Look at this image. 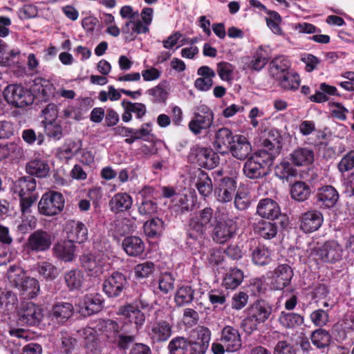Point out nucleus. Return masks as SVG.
I'll return each instance as SVG.
<instances>
[{"label":"nucleus","instance_id":"obj_64","mask_svg":"<svg viewBox=\"0 0 354 354\" xmlns=\"http://www.w3.org/2000/svg\"><path fill=\"white\" fill-rule=\"evenodd\" d=\"M152 129L150 123H144L139 129H133V134L136 135L138 140H144L149 141L153 138Z\"/></svg>","mask_w":354,"mask_h":354},{"label":"nucleus","instance_id":"obj_56","mask_svg":"<svg viewBox=\"0 0 354 354\" xmlns=\"http://www.w3.org/2000/svg\"><path fill=\"white\" fill-rule=\"evenodd\" d=\"M21 221L18 225V230L22 233L26 234L28 232L35 229L37 225V218L31 214H21Z\"/></svg>","mask_w":354,"mask_h":354},{"label":"nucleus","instance_id":"obj_62","mask_svg":"<svg viewBox=\"0 0 354 354\" xmlns=\"http://www.w3.org/2000/svg\"><path fill=\"white\" fill-rule=\"evenodd\" d=\"M268 15V17H266L268 26L274 33L280 35L281 33V29L279 26L281 21L280 15L275 11H270Z\"/></svg>","mask_w":354,"mask_h":354},{"label":"nucleus","instance_id":"obj_16","mask_svg":"<svg viewBox=\"0 0 354 354\" xmlns=\"http://www.w3.org/2000/svg\"><path fill=\"white\" fill-rule=\"evenodd\" d=\"M236 183L230 177L221 178L215 189V195L218 201L221 203L230 202L235 196Z\"/></svg>","mask_w":354,"mask_h":354},{"label":"nucleus","instance_id":"obj_57","mask_svg":"<svg viewBox=\"0 0 354 354\" xmlns=\"http://www.w3.org/2000/svg\"><path fill=\"white\" fill-rule=\"evenodd\" d=\"M277 175L281 179H288L297 174V171L292 165V162H283L276 168Z\"/></svg>","mask_w":354,"mask_h":354},{"label":"nucleus","instance_id":"obj_60","mask_svg":"<svg viewBox=\"0 0 354 354\" xmlns=\"http://www.w3.org/2000/svg\"><path fill=\"white\" fill-rule=\"evenodd\" d=\"M234 66L225 62H221L217 64V73L223 81L230 82L232 80V73Z\"/></svg>","mask_w":354,"mask_h":354},{"label":"nucleus","instance_id":"obj_51","mask_svg":"<svg viewBox=\"0 0 354 354\" xmlns=\"http://www.w3.org/2000/svg\"><path fill=\"white\" fill-rule=\"evenodd\" d=\"M64 280L70 290L79 289L83 283V275L78 270H71L65 273Z\"/></svg>","mask_w":354,"mask_h":354},{"label":"nucleus","instance_id":"obj_12","mask_svg":"<svg viewBox=\"0 0 354 354\" xmlns=\"http://www.w3.org/2000/svg\"><path fill=\"white\" fill-rule=\"evenodd\" d=\"M292 276V270L287 264L279 265L274 271L268 273L270 285L274 290L283 289L290 283Z\"/></svg>","mask_w":354,"mask_h":354},{"label":"nucleus","instance_id":"obj_43","mask_svg":"<svg viewBox=\"0 0 354 354\" xmlns=\"http://www.w3.org/2000/svg\"><path fill=\"white\" fill-rule=\"evenodd\" d=\"M243 278L244 275L241 270L233 268L225 274L223 283L227 289L234 290L242 283Z\"/></svg>","mask_w":354,"mask_h":354},{"label":"nucleus","instance_id":"obj_59","mask_svg":"<svg viewBox=\"0 0 354 354\" xmlns=\"http://www.w3.org/2000/svg\"><path fill=\"white\" fill-rule=\"evenodd\" d=\"M147 94L152 97V101L156 103L165 102L167 98L168 93L164 85H158L147 90Z\"/></svg>","mask_w":354,"mask_h":354},{"label":"nucleus","instance_id":"obj_9","mask_svg":"<svg viewBox=\"0 0 354 354\" xmlns=\"http://www.w3.org/2000/svg\"><path fill=\"white\" fill-rule=\"evenodd\" d=\"M128 287L125 275L119 272H113L103 283V291L110 298L120 296L124 290Z\"/></svg>","mask_w":354,"mask_h":354},{"label":"nucleus","instance_id":"obj_42","mask_svg":"<svg viewBox=\"0 0 354 354\" xmlns=\"http://www.w3.org/2000/svg\"><path fill=\"white\" fill-rule=\"evenodd\" d=\"M41 124L48 138L58 140L64 136V129L60 121H41Z\"/></svg>","mask_w":354,"mask_h":354},{"label":"nucleus","instance_id":"obj_23","mask_svg":"<svg viewBox=\"0 0 354 354\" xmlns=\"http://www.w3.org/2000/svg\"><path fill=\"white\" fill-rule=\"evenodd\" d=\"M121 105L124 111L122 115V120L124 122H129L132 120V113H135L138 119H141L147 113L146 106L142 103L123 100Z\"/></svg>","mask_w":354,"mask_h":354},{"label":"nucleus","instance_id":"obj_30","mask_svg":"<svg viewBox=\"0 0 354 354\" xmlns=\"http://www.w3.org/2000/svg\"><path fill=\"white\" fill-rule=\"evenodd\" d=\"M290 160L298 167L307 166L313 162L314 153L306 147L298 148L290 154Z\"/></svg>","mask_w":354,"mask_h":354},{"label":"nucleus","instance_id":"obj_27","mask_svg":"<svg viewBox=\"0 0 354 354\" xmlns=\"http://www.w3.org/2000/svg\"><path fill=\"white\" fill-rule=\"evenodd\" d=\"M132 204V197L126 192L115 194L109 203L111 211L114 213L127 211L131 207Z\"/></svg>","mask_w":354,"mask_h":354},{"label":"nucleus","instance_id":"obj_44","mask_svg":"<svg viewBox=\"0 0 354 354\" xmlns=\"http://www.w3.org/2000/svg\"><path fill=\"white\" fill-rule=\"evenodd\" d=\"M144 232L145 234L150 238H154L160 236L165 228L163 221L159 218H154L150 221H146L144 224Z\"/></svg>","mask_w":354,"mask_h":354},{"label":"nucleus","instance_id":"obj_13","mask_svg":"<svg viewBox=\"0 0 354 354\" xmlns=\"http://www.w3.org/2000/svg\"><path fill=\"white\" fill-rule=\"evenodd\" d=\"M220 341L225 346L227 352H236L242 346L241 337L239 330L231 326H226L222 329Z\"/></svg>","mask_w":354,"mask_h":354},{"label":"nucleus","instance_id":"obj_10","mask_svg":"<svg viewBox=\"0 0 354 354\" xmlns=\"http://www.w3.org/2000/svg\"><path fill=\"white\" fill-rule=\"evenodd\" d=\"M51 234L43 230H37L28 238L26 246L28 251L41 252L48 250L52 245Z\"/></svg>","mask_w":354,"mask_h":354},{"label":"nucleus","instance_id":"obj_26","mask_svg":"<svg viewBox=\"0 0 354 354\" xmlns=\"http://www.w3.org/2000/svg\"><path fill=\"white\" fill-rule=\"evenodd\" d=\"M339 194L337 190L330 185H326L319 189L317 194V203L319 206L332 207L337 203Z\"/></svg>","mask_w":354,"mask_h":354},{"label":"nucleus","instance_id":"obj_8","mask_svg":"<svg viewBox=\"0 0 354 354\" xmlns=\"http://www.w3.org/2000/svg\"><path fill=\"white\" fill-rule=\"evenodd\" d=\"M19 321L23 324L35 326L38 324L42 317L41 307L32 301L22 302L17 313Z\"/></svg>","mask_w":354,"mask_h":354},{"label":"nucleus","instance_id":"obj_63","mask_svg":"<svg viewBox=\"0 0 354 354\" xmlns=\"http://www.w3.org/2000/svg\"><path fill=\"white\" fill-rule=\"evenodd\" d=\"M135 274L138 278H145L151 275L154 270V264L151 261H146L138 264L135 267Z\"/></svg>","mask_w":354,"mask_h":354},{"label":"nucleus","instance_id":"obj_61","mask_svg":"<svg viewBox=\"0 0 354 354\" xmlns=\"http://www.w3.org/2000/svg\"><path fill=\"white\" fill-rule=\"evenodd\" d=\"M341 173L348 171L354 168V150L350 151L344 155L337 165Z\"/></svg>","mask_w":354,"mask_h":354},{"label":"nucleus","instance_id":"obj_31","mask_svg":"<svg viewBox=\"0 0 354 354\" xmlns=\"http://www.w3.org/2000/svg\"><path fill=\"white\" fill-rule=\"evenodd\" d=\"M122 245L125 252L131 257L140 256L145 251V243L138 236H127L124 239Z\"/></svg>","mask_w":354,"mask_h":354},{"label":"nucleus","instance_id":"obj_33","mask_svg":"<svg viewBox=\"0 0 354 354\" xmlns=\"http://www.w3.org/2000/svg\"><path fill=\"white\" fill-rule=\"evenodd\" d=\"M68 225L69 227V230L67 232L68 240L73 243H81L87 239L88 230L84 223L73 221Z\"/></svg>","mask_w":354,"mask_h":354},{"label":"nucleus","instance_id":"obj_48","mask_svg":"<svg viewBox=\"0 0 354 354\" xmlns=\"http://www.w3.org/2000/svg\"><path fill=\"white\" fill-rule=\"evenodd\" d=\"M310 193L308 185L301 181L295 183L290 189L292 198L297 201H304L308 198Z\"/></svg>","mask_w":354,"mask_h":354},{"label":"nucleus","instance_id":"obj_37","mask_svg":"<svg viewBox=\"0 0 354 354\" xmlns=\"http://www.w3.org/2000/svg\"><path fill=\"white\" fill-rule=\"evenodd\" d=\"M279 324L286 329H294L304 323V317L298 313L281 312L278 317Z\"/></svg>","mask_w":354,"mask_h":354},{"label":"nucleus","instance_id":"obj_2","mask_svg":"<svg viewBox=\"0 0 354 354\" xmlns=\"http://www.w3.org/2000/svg\"><path fill=\"white\" fill-rule=\"evenodd\" d=\"M272 155L266 150H260L245 162L243 173L250 179H257L268 174V168L272 165Z\"/></svg>","mask_w":354,"mask_h":354},{"label":"nucleus","instance_id":"obj_7","mask_svg":"<svg viewBox=\"0 0 354 354\" xmlns=\"http://www.w3.org/2000/svg\"><path fill=\"white\" fill-rule=\"evenodd\" d=\"M211 339L210 330L205 326H198L190 336L189 347L190 354H205Z\"/></svg>","mask_w":354,"mask_h":354},{"label":"nucleus","instance_id":"obj_20","mask_svg":"<svg viewBox=\"0 0 354 354\" xmlns=\"http://www.w3.org/2000/svg\"><path fill=\"white\" fill-rule=\"evenodd\" d=\"M192 179L202 196L206 197L211 194L213 189L212 182L206 172L198 168L193 171Z\"/></svg>","mask_w":354,"mask_h":354},{"label":"nucleus","instance_id":"obj_39","mask_svg":"<svg viewBox=\"0 0 354 354\" xmlns=\"http://www.w3.org/2000/svg\"><path fill=\"white\" fill-rule=\"evenodd\" d=\"M276 81L282 89L286 91H296L300 85L299 75L292 71H288Z\"/></svg>","mask_w":354,"mask_h":354},{"label":"nucleus","instance_id":"obj_55","mask_svg":"<svg viewBox=\"0 0 354 354\" xmlns=\"http://www.w3.org/2000/svg\"><path fill=\"white\" fill-rule=\"evenodd\" d=\"M18 299L15 293L11 290L0 288V308L6 307L12 308L17 303Z\"/></svg>","mask_w":354,"mask_h":354},{"label":"nucleus","instance_id":"obj_25","mask_svg":"<svg viewBox=\"0 0 354 354\" xmlns=\"http://www.w3.org/2000/svg\"><path fill=\"white\" fill-rule=\"evenodd\" d=\"M198 75L201 76L194 82V86L201 91H207L213 85L212 79L216 76L215 72L209 66H203L197 71Z\"/></svg>","mask_w":354,"mask_h":354},{"label":"nucleus","instance_id":"obj_34","mask_svg":"<svg viewBox=\"0 0 354 354\" xmlns=\"http://www.w3.org/2000/svg\"><path fill=\"white\" fill-rule=\"evenodd\" d=\"M17 286L24 299L35 297L40 290L39 281L32 277H25L20 283H17Z\"/></svg>","mask_w":354,"mask_h":354},{"label":"nucleus","instance_id":"obj_38","mask_svg":"<svg viewBox=\"0 0 354 354\" xmlns=\"http://www.w3.org/2000/svg\"><path fill=\"white\" fill-rule=\"evenodd\" d=\"M290 62L286 58L278 57L270 63V73L277 80L283 75L290 71Z\"/></svg>","mask_w":354,"mask_h":354},{"label":"nucleus","instance_id":"obj_21","mask_svg":"<svg viewBox=\"0 0 354 354\" xmlns=\"http://www.w3.org/2000/svg\"><path fill=\"white\" fill-rule=\"evenodd\" d=\"M228 151L231 152L234 158L239 160H244L250 153L252 147L245 136L235 135V138H234Z\"/></svg>","mask_w":354,"mask_h":354},{"label":"nucleus","instance_id":"obj_17","mask_svg":"<svg viewBox=\"0 0 354 354\" xmlns=\"http://www.w3.org/2000/svg\"><path fill=\"white\" fill-rule=\"evenodd\" d=\"M323 221V215L320 212L308 211L301 216L299 227L305 233H311L317 231L322 226Z\"/></svg>","mask_w":354,"mask_h":354},{"label":"nucleus","instance_id":"obj_5","mask_svg":"<svg viewBox=\"0 0 354 354\" xmlns=\"http://www.w3.org/2000/svg\"><path fill=\"white\" fill-rule=\"evenodd\" d=\"M3 96L9 103L17 107H24L33 102L32 95L23 86L10 84L3 91Z\"/></svg>","mask_w":354,"mask_h":354},{"label":"nucleus","instance_id":"obj_58","mask_svg":"<svg viewBox=\"0 0 354 354\" xmlns=\"http://www.w3.org/2000/svg\"><path fill=\"white\" fill-rule=\"evenodd\" d=\"M158 288L163 294H167L174 288V278L169 272L162 274L159 278Z\"/></svg>","mask_w":354,"mask_h":354},{"label":"nucleus","instance_id":"obj_53","mask_svg":"<svg viewBox=\"0 0 354 354\" xmlns=\"http://www.w3.org/2000/svg\"><path fill=\"white\" fill-rule=\"evenodd\" d=\"M330 334L324 329H317L311 335L312 343L318 348L328 346L330 342Z\"/></svg>","mask_w":354,"mask_h":354},{"label":"nucleus","instance_id":"obj_15","mask_svg":"<svg viewBox=\"0 0 354 354\" xmlns=\"http://www.w3.org/2000/svg\"><path fill=\"white\" fill-rule=\"evenodd\" d=\"M103 299L98 294L86 295L78 304L79 312L83 316H90L102 308Z\"/></svg>","mask_w":354,"mask_h":354},{"label":"nucleus","instance_id":"obj_35","mask_svg":"<svg viewBox=\"0 0 354 354\" xmlns=\"http://www.w3.org/2000/svg\"><path fill=\"white\" fill-rule=\"evenodd\" d=\"M54 254L64 261H71L74 258L75 245L71 241L56 243L53 248Z\"/></svg>","mask_w":354,"mask_h":354},{"label":"nucleus","instance_id":"obj_40","mask_svg":"<svg viewBox=\"0 0 354 354\" xmlns=\"http://www.w3.org/2000/svg\"><path fill=\"white\" fill-rule=\"evenodd\" d=\"M28 174L36 176L39 178L46 177L49 172V166L47 162L41 159H35L28 162L26 166Z\"/></svg>","mask_w":354,"mask_h":354},{"label":"nucleus","instance_id":"obj_28","mask_svg":"<svg viewBox=\"0 0 354 354\" xmlns=\"http://www.w3.org/2000/svg\"><path fill=\"white\" fill-rule=\"evenodd\" d=\"M272 308L264 301H257L248 310V314L259 324L264 323L270 316Z\"/></svg>","mask_w":354,"mask_h":354},{"label":"nucleus","instance_id":"obj_3","mask_svg":"<svg viewBox=\"0 0 354 354\" xmlns=\"http://www.w3.org/2000/svg\"><path fill=\"white\" fill-rule=\"evenodd\" d=\"M64 207L63 195L56 191L44 193L38 203V212L46 216H53L60 213Z\"/></svg>","mask_w":354,"mask_h":354},{"label":"nucleus","instance_id":"obj_1","mask_svg":"<svg viewBox=\"0 0 354 354\" xmlns=\"http://www.w3.org/2000/svg\"><path fill=\"white\" fill-rule=\"evenodd\" d=\"M216 217L214 209L209 207L191 214L187 225V243L191 245L197 242L201 245L209 230L213 227Z\"/></svg>","mask_w":354,"mask_h":354},{"label":"nucleus","instance_id":"obj_54","mask_svg":"<svg viewBox=\"0 0 354 354\" xmlns=\"http://www.w3.org/2000/svg\"><path fill=\"white\" fill-rule=\"evenodd\" d=\"M35 90L40 93L45 97H49L54 93L55 88L49 80L38 77L34 80Z\"/></svg>","mask_w":354,"mask_h":354},{"label":"nucleus","instance_id":"obj_32","mask_svg":"<svg viewBox=\"0 0 354 354\" xmlns=\"http://www.w3.org/2000/svg\"><path fill=\"white\" fill-rule=\"evenodd\" d=\"M36 187L37 181L32 176H24L15 183L14 189L19 196H28L35 195L34 192Z\"/></svg>","mask_w":354,"mask_h":354},{"label":"nucleus","instance_id":"obj_46","mask_svg":"<svg viewBox=\"0 0 354 354\" xmlns=\"http://www.w3.org/2000/svg\"><path fill=\"white\" fill-rule=\"evenodd\" d=\"M268 62V58L266 51L260 47L254 53L248 65V68L259 71L266 65Z\"/></svg>","mask_w":354,"mask_h":354},{"label":"nucleus","instance_id":"obj_19","mask_svg":"<svg viewBox=\"0 0 354 354\" xmlns=\"http://www.w3.org/2000/svg\"><path fill=\"white\" fill-rule=\"evenodd\" d=\"M257 213L261 218L274 220L281 215V209L276 201L266 198L259 201L257 206Z\"/></svg>","mask_w":354,"mask_h":354},{"label":"nucleus","instance_id":"obj_4","mask_svg":"<svg viewBox=\"0 0 354 354\" xmlns=\"http://www.w3.org/2000/svg\"><path fill=\"white\" fill-rule=\"evenodd\" d=\"M117 315L122 317V330L128 333V326L132 325V330L138 333L145 322V315L136 306L125 304L118 308Z\"/></svg>","mask_w":354,"mask_h":354},{"label":"nucleus","instance_id":"obj_14","mask_svg":"<svg viewBox=\"0 0 354 354\" xmlns=\"http://www.w3.org/2000/svg\"><path fill=\"white\" fill-rule=\"evenodd\" d=\"M316 255L323 262L334 263L342 259V249L337 242L327 241L317 250Z\"/></svg>","mask_w":354,"mask_h":354},{"label":"nucleus","instance_id":"obj_41","mask_svg":"<svg viewBox=\"0 0 354 354\" xmlns=\"http://www.w3.org/2000/svg\"><path fill=\"white\" fill-rule=\"evenodd\" d=\"M254 232L266 239L274 238L278 232L275 223L260 221L254 224Z\"/></svg>","mask_w":354,"mask_h":354},{"label":"nucleus","instance_id":"obj_36","mask_svg":"<svg viewBox=\"0 0 354 354\" xmlns=\"http://www.w3.org/2000/svg\"><path fill=\"white\" fill-rule=\"evenodd\" d=\"M82 335L85 339L86 354H100L101 346L95 330L91 327L86 328L83 330Z\"/></svg>","mask_w":354,"mask_h":354},{"label":"nucleus","instance_id":"obj_24","mask_svg":"<svg viewBox=\"0 0 354 354\" xmlns=\"http://www.w3.org/2000/svg\"><path fill=\"white\" fill-rule=\"evenodd\" d=\"M213 119V113L209 109L205 111L204 115L196 113L189 122V128L194 134H199L203 129H207L211 127Z\"/></svg>","mask_w":354,"mask_h":354},{"label":"nucleus","instance_id":"obj_29","mask_svg":"<svg viewBox=\"0 0 354 354\" xmlns=\"http://www.w3.org/2000/svg\"><path fill=\"white\" fill-rule=\"evenodd\" d=\"M171 333V325L167 321H160L152 326L150 335L153 342H162L167 341Z\"/></svg>","mask_w":354,"mask_h":354},{"label":"nucleus","instance_id":"obj_49","mask_svg":"<svg viewBox=\"0 0 354 354\" xmlns=\"http://www.w3.org/2000/svg\"><path fill=\"white\" fill-rule=\"evenodd\" d=\"M194 290L190 286L180 287L175 295V302L178 306H183L194 299Z\"/></svg>","mask_w":354,"mask_h":354},{"label":"nucleus","instance_id":"obj_6","mask_svg":"<svg viewBox=\"0 0 354 354\" xmlns=\"http://www.w3.org/2000/svg\"><path fill=\"white\" fill-rule=\"evenodd\" d=\"M236 229V225L234 220L230 218L219 219L216 217L212 232V238L218 243H225L234 236Z\"/></svg>","mask_w":354,"mask_h":354},{"label":"nucleus","instance_id":"obj_18","mask_svg":"<svg viewBox=\"0 0 354 354\" xmlns=\"http://www.w3.org/2000/svg\"><path fill=\"white\" fill-rule=\"evenodd\" d=\"M80 262L88 275L91 277H97L104 272V263L100 257L84 254L80 257Z\"/></svg>","mask_w":354,"mask_h":354},{"label":"nucleus","instance_id":"obj_45","mask_svg":"<svg viewBox=\"0 0 354 354\" xmlns=\"http://www.w3.org/2000/svg\"><path fill=\"white\" fill-rule=\"evenodd\" d=\"M73 307L70 303H58L53 306L52 315L58 321L67 320L73 314Z\"/></svg>","mask_w":354,"mask_h":354},{"label":"nucleus","instance_id":"obj_52","mask_svg":"<svg viewBox=\"0 0 354 354\" xmlns=\"http://www.w3.org/2000/svg\"><path fill=\"white\" fill-rule=\"evenodd\" d=\"M271 251L266 246L257 247L252 252L253 262L259 266H264L270 263Z\"/></svg>","mask_w":354,"mask_h":354},{"label":"nucleus","instance_id":"obj_11","mask_svg":"<svg viewBox=\"0 0 354 354\" xmlns=\"http://www.w3.org/2000/svg\"><path fill=\"white\" fill-rule=\"evenodd\" d=\"M190 156L194 158L199 166L208 169L216 167L220 161L219 156L209 148L196 147Z\"/></svg>","mask_w":354,"mask_h":354},{"label":"nucleus","instance_id":"obj_22","mask_svg":"<svg viewBox=\"0 0 354 354\" xmlns=\"http://www.w3.org/2000/svg\"><path fill=\"white\" fill-rule=\"evenodd\" d=\"M234 138L235 136L228 128H221L215 133L214 147L221 153H225L228 151Z\"/></svg>","mask_w":354,"mask_h":354},{"label":"nucleus","instance_id":"obj_50","mask_svg":"<svg viewBox=\"0 0 354 354\" xmlns=\"http://www.w3.org/2000/svg\"><path fill=\"white\" fill-rule=\"evenodd\" d=\"M189 342L184 337H176L169 343L168 350L170 354H185Z\"/></svg>","mask_w":354,"mask_h":354},{"label":"nucleus","instance_id":"obj_47","mask_svg":"<svg viewBox=\"0 0 354 354\" xmlns=\"http://www.w3.org/2000/svg\"><path fill=\"white\" fill-rule=\"evenodd\" d=\"M37 270L40 276L49 281L55 279L59 275L57 267L48 261L37 263Z\"/></svg>","mask_w":354,"mask_h":354}]
</instances>
